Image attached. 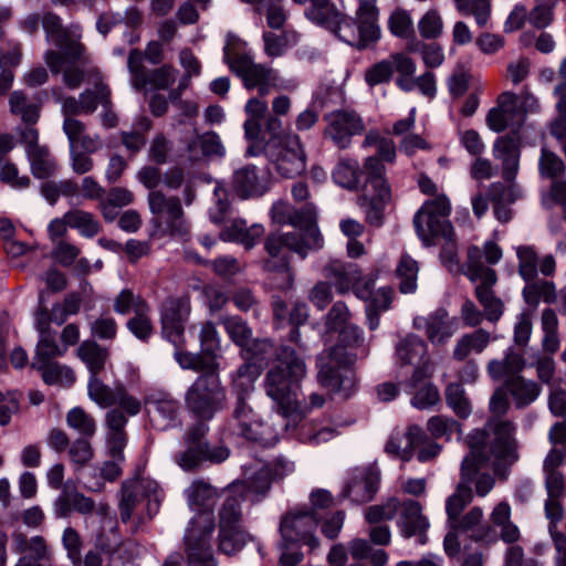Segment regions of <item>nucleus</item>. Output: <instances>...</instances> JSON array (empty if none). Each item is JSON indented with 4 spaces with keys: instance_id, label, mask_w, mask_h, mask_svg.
Returning <instances> with one entry per match:
<instances>
[{
    "instance_id": "1",
    "label": "nucleus",
    "mask_w": 566,
    "mask_h": 566,
    "mask_svg": "<svg viewBox=\"0 0 566 566\" xmlns=\"http://www.w3.org/2000/svg\"><path fill=\"white\" fill-rule=\"evenodd\" d=\"M188 411L198 420L184 437L186 449L177 455V463L185 471H192L203 462L221 463L229 458L222 446H210L206 440L209 426L206 423L227 407V390L218 370L200 374L185 394Z\"/></svg>"
},
{
    "instance_id": "2",
    "label": "nucleus",
    "mask_w": 566,
    "mask_h": 566,
    "mask_svg": "<svg viewBox=\"0 0 566 566\" xmlns=\"http://www.w3.org/2000/svg\"><path fill=\"white\" fill-rule=\"evenodd\" d=\"M271 217L275 223H290L297 230L291 232H273L264 240V250L268 258L263 261V270L276 275L272 285L285 291L292 287L294 273L291 268V253H295L301 260H305L310 251L319 250L323 247V237L317 228L315 211L306 207L293 214L283 202L273 205Z\"/></svg>"
},
{
    "instance_id": "3",
    "label": "nucleus",
    "mask_w": 566,
    "mask_h": 566,
    "mask_svg": "<svg viewBox=\"0 0 566 566\" xmlns=\"http://www.w3.org/2000/svg\"><path fill=\"white\" fill-rule=\"evenodd\" d=\"M273 356L275 364L265 375L264 390L276 403L279 413L287 418L300 409L297 391L307 374L305 358L294 346L281 344L275 347L269 338L251 339L242 349V357L260 365L261 369Z\"/></svg>"
},
{
    "instance_id": "4",
    "label": "nucleus",
    "mask_w": 566,
    "mask_h": 566,
    "mask_svg": "<svg viewBox=\"0 0 566 566\" xmlns=\"http://www.w3.org/2000/svg\"><path fill=\"white\" fill-rule=\"evenodd\" d=\"M509 394L505 388L496 389L490 399V417L483 429L488 433L486 452L489 459L493 458L496 465L513 464L517 458V441L515 439L516 426L513 421L502 419L509 411Z\"/></svg>"
},
{
    "instance_id": "5",
    "label": "nucleus",
    "mask_w": 566,
    "mask_h": 566,
    "mask_svg": "<svg viewBox=\"0 0 566 566\" xmlns=\"http://www.w3.org/2000/svg\"><path fill=\"white\" fill-rule=\"evenodd\" d=\"M465 441L470 453L461 463V483L458 485L455 492L448 497L446 504L449 525L460 517L464 507L472 501L471 484L480 469L486 465L490 460L486 452V432L472 430Z\"/></svg>"
},
{
    "instance_id": "6",
    "label": "nucleus",
    "mask_w": 566,
    "mask_h": 566,
    "mask_svg": "<svg viewBox=\"0 0 566 566\" xmlns=\"http://www.w3.org/2000/svg\"><path fill=\"white\" fill-rule=\"evenodd\" d=\"M245 155H265L270 169L282 178H294L306 168V154L297 134H287L279 143H265V138L249 145Z\"/></svg>"
},
{
    "instance_id": "7",
    "label": "nucleus",
    "mask_w": 566,
    "mask_h": 566,
    "mask_svg": "<svg viewBox=\"0 0 566 566\" xmlns=\"http://www.w3.org/2000/svg\"><path fill=\"white\" fill-rule=\"evenodd\" d=\"M451 203L446 195L426 200L413 217V226L424 245H432L442 238L452 241L453 227L449 220Z\"/></svg>"
},
{
    "instance_id": "8",
    "label": "nucleus",
    "mask_w": 566,
    "mask_h": 566,
    "mask_svg": "<svg viewBox=\"0 0 566 566\" xmlns=\"http://www.w3.org/2000/svg\"><path fill=\"white\" fill-rule=\"evenodd\" d=\"M367 184L373 193L365 192L358 197L357 203L365 209L366 222L375 228L384 223L385 209L391 199V189L386 179V168L379 159L367 157L365 160Z\"/></svg>"
},
{
    "instance_id": "9",
    "label": "nucleus",
    "mask_w": 566,
    "mask_h": 566,
    "mask_svg": "<svg viewBox=\"0 0 566 566\" xmlns=\"http://www.w3.org/2000/svg\"><path fill=\"white\" fill-rule=\"evenodd\" d=\"M149 210L153 222L161 235L185 239L189 233V224L185 219L180 199L166 197L161 191L153 190L148 195Z\"/></svg>"
},
{
    "instance_id": "10",
    "label": "nucleus",
    "mask_w": 566,
    "mask_h": 566,
    "mask_svg": "<svg viewBox=\"0 0 566 566\" xmlns=\"http://www.w3.org/2000/svg\"><path fill=\"white\" fill-rule=\"evenodd\" d=\"M326 126L323 132L325 139L338 149H347L354 136L361 135L365 124L360 115L350 109H337L325 115Z\"/></svg>"
},
{
    "instance_id": "11",
    "label": "nucleus",
    "mask_w": 566,
    "mask_h": 566,
    "mask_svg": "<svg viewBox=\"0 0 566 566\" xmlns=\"http://www.w3.org/2000/svg\"><path fill=\"white\" fill-rule=\"evenodd\" d=\"M502 255L501 247L492 240L485 241L482 249L478 245H470L467 250V260L462 264V272L471 282L496 283L495 270L484 266L483 260L494 265L502 259Z\"/></svg>"
},
{
    "instance_id": "12",
    "label": "nucleus",
    "mask_w": 566,
    "mask_h": 566,
    "mask_svg": "<svg viewBox=\"0 0 566 566\" xmlns=\"http://www.w3.org/2000/svg\"><path fill=\"white\" fill-rule=\"evenodd\" d=\"M232 418L237 421L238 434L248 441L270 448L280 440L279 432L270 423L261 421L251 407L241 405L234 408Z\"/></svg>"
},
{
    "instance_id": "13",
    "label": "nucleus",
    "mask_w": 566,
    "mask_h": 566,
    "mask_svg": "<svg viewBox=\"0 0 566 566\" xmlns=\"http://www.w3.org/2000/svg\"><path fill=\"white\" fill-rule=\"evenodd\" d=\"M190 297L188 295L167 297L160 311L161 331L164 337L174 345L184 340L185 324L190 314Z\"/></svg>"
},
{
    "instance_id": "14",
    "label": "nucleus",
    "mask_w": 566,
    "mask_h": 566,
    "mask_svg": "<svg viewBox=\"0 0 566 566\" xmlns=\"http://www.w3.org/2000/svg\"><path fill=\"white\" fill-rule=\"evenodd\" d=\"M396 86L402 92L409 93L418 88L427 97H434L437 93L436 76L431 71H427L416 77V62L405 53H398Z\"/></svg>"
},
{
    "instance_id": "15",
    "label": "nucleus",
    "mask_w": 566,
    "mask_h": 566,
    "mask_svg": "<svg viewBox=\"0 0 566 566\" xmlns=\"http://www.w3.org/2000/svg\"><path fill=\"white\" fill-rule=\"evenodd\" d=\"M364 332L359 326L347 325L339 331V337L336 345L329 350L332 363L354 365L360 356L368 355V347L364 344Z\"/></svg>"
},
{
    "instance_id": "16",
    "label": "nucleus",
    "mask_w": 566,
    "mask_h": 566,
    "mask_svg": "<svg viewBox=\"0 0 566 566\" xmlns=\"http://www.w3.org/2000/svg\"><path fill=\"white\" fill-rule=\"evenodd\" d=\"M413 327L423 329L428 340L433 345H443L457 332L458 318L450 316L446 308L439 307L428 316L416 317Z\"/></svg>"
},
{
    "instance_id": "17",
    "label": "nucleus",
    "mask_w": 566,
    "mask_h": 566,
    "mask_svg": "<svg viewBox=\"0 0 566 566\" xmlns=\"http://www.w3.org/2000/svg\"><path fill=\"white\" fill-rule=\"evenodd\" d=\"M149 407L148 413L153 427L157 430H167L179 426L180 402L167 394L150 395L145 398Z\"/></svg>"
},
{
    "instance_id": "18",
    "label": "nucleus",
    "mask_w": 566,
    "mask_h": 566,
    "mask_svg": "<svg viewBox=\"0 0 566 566\" xmlns=\"http://www.w3.org/2000/svg\"><path fill=\"white\" fill-rule=\"evenodd\" d=\"M235 76L241 80L245 90H256L260 96H266L271 90L279 86L281 81L279 71L266 64L255 63L253 60L242 67Z\"/></svg>"
},
{
    "instance_id": "19",
    "label": "nucleus",
    "mask_w": 566,
    "mask_h": 566,
    "mask_svg": "<svg viewBox=\"0 0 566 566\" xmlns=\"http://www.w3.org/2000/svg\"><path fill=\"white\" fill-rule=\"evenodd\" d=\"M317 377L323 387L342 394L344 398H349L356 390L357 377L353 365L324 364L319 368Z\"/></svg>"
},
{
    "instance_id": "20",
    "label": "nucleus",
    "mask_w": 566,
    "mask_h": 566,
    "mask_svg": "<svg viewBox=\"0 0 566 566\" xmlns=\"http://www.w3.org/2000/svg\"><path fill=\"white\" fill-rule=\"evenodd\" d=\"M213 525L202 532L188 528L185 535V545L188 566H217L210 545Z\"/></svg>"
},
{
    "instance_id": "21",
    "label": "nucleus",
    "mask_w": 566,
    "mask_h": 566,
    "mask_svg": "<svg viewBox=\"0 0 566 566\" xmlns=\"http://www.w3.org/2000/svg\"><path fill=\"white\" fill-rule=\"evenodd\" d=\"M317 524L314 510L289 513L281 521L280 533L286 544H296L315 532Z\"/></svg>"
},
{
    "instance_id": "22",
    "label": "nucleus",
    "mask_w": 566,
    "mask_h": 566,
    "mask_svg": "<svg viewBox=\"0 0 566 566\" xmlns=\"http://www.w3.org/2000/svg\"><path fill=\"white\" fill-rule=\"evenodd\" d=\"M336 13L337 17L333 20V22L318 23L317 25L331 30L342 41L357 50H365L371 44L376 43L373 39L365 36V34L361 32V28L358 25V22L355 19L345 15L337 8Z\"/></svg>"
},
{
    "instance_id": "23",
    "label": "nucleus",
    "mask_w": 566,
    "mask_h": 566,
    "mask_svg": "<svg viewBox=\"0 0 566 566\" xmlns=\"http://www.w3.org/2000/svg\"><path fill=\"white\" fill-rule=\"evenodd\" d=\"M520 139L513 135L500 136L493 144V156L502 163V177L505 181H513L520 166Z\"/></svg>"
},
{
    "instance_id": "24",
    "label": "nucleus",
    "mask_w": 566,
    "mask_h": 566,
    "mask_svg": "<svg viewBox=\"0 0 566 566\" xmlns=\"http://www.w3.org/2000/svg\"><path fill=\"white\" fill-rule=\"evenodd\" d=\"M379 483V471L376 468L369 467L359 475L350 479L344 489V495L358 504L369 502L377 493Z\"/></svg>"
},
{
    "instance_id": "25",
    "label": "nucleus",
    "mask_w": 566,
    "mask_h": 566,
    "mask_svg": "<svg viewBox=\"0 0 566 566\" xmlns=\"http://www.w3.org/2000/svg\"><path fill=\"white\" fill-rule=\"evenodd\" d=\"M127 421V417L118 409H111L105 417L108 453L116 461L125 460L124 449L127 444L125 427Z\"/></svg>"
},
{
    "instance_id": "26",
    "label": "nucleus",
    "mask_w": 566,
    "mask_h": 566,
    "mask_svg": "<svg viewBox=\"0 0 566 566\" xmlns=\"http://www.w3.org/2000/svg\"><path fill=\"white\" fill-rule=\"evenodd\" d=\"M264 96H253L249 98L244 105L245 120L243 123L244 138L249 145L256 144L262 140V120L269 115L268 103Z\"/></svg>"
},
{
    "instance_id": "27",
    "label": "nucleus",
    "mask_w": 566,
    "mask_h": 566,
    "mask_svg": "<svg viewBox=\"0 0 566 566\" xmlns=\"http://www.w3.org/2000/svg\"><path fill=\"white\" fill-rule=\"evenodd\" d=\"M240 484H230L218 511V528L243 526L242 504L245 499L240 494Z\"/></svg>"
},
{
    "instance_id": "28",
    "label": "nucleus",
    "mask_w": 566,
    "mask_h": 566,
    "mask_svg": "<svg viewBox=\"0 0 566 566\" xmlns=\"http://www.w3.org/2000/svg\"><path fill=\"white\" fill-rule=\"evenodd\" d=\"M429 527L428 518L422 514L421 505L416 501L403 503V511L400 520V531L403 537H418L420 544L427 542V531Z\"/></svg>"
},
{
    "instance_id": "29",
    "label": "nucleus",
    "mask_w": 566,
    "mask_h": 566,
    "mask_svg": "<svg viewBox=\"0 0 566 566\" xmlns=\"http://www.w3.org/2000/svg\"><path fill=\"white\" fill-rule=\"evenodd\" d=\"M263 234V226L255 223L248 227L245 220L234 219L221 230L219 237L224 242H235L249 250L261 240Z\"/></svg>"
},
{
    "instance_id": "30",
    "label": "nucleus",
    "mask_w": 566,
    "mask_h": 566,
    "mask_svg": "<svg viewBox=\"0 0 566 566\" xmlns=\"http://www.w3.org/2000/svg\"><path fill=\"white\" fill-rule=\"evenodd\" d=\"M503 387L512 398L515 408L524 409L533 403L541 394V386L521 375H512L504 380Z\"/></svg>"
},
{
    "instance_id": "31",
    "label": "nucleus",
    "mask_w": 566,
    "mask_h": 566,
    "mask_svg": "<svg viewBox=\"0 0 566 566\" xmlns=\"http://www.w3.org/2000/svg\"><path fill=\"white\" fill-rule=\"evenodd\" d=\"M488 196L493 206L495 219L501 223L511 221L513 211L510 205L517 200V191L513 187H506L501 181H495L489 185Z\"/></svg>"
},
{
    "instance_id": "32",
    "label": "nucleus",
    "mask_w": 566,
    "mask_h": 566,
    "mask_svg": "<svg viewBox=\"0 0 566 566\" xmlns=\"http://www.w3.org/2000/svg\"><path fill=\"white\" fill-rule=\"evenodd\" d=\"M364 177V186L367 189L369 185L367 184L366 169L365 167L361 169L359 163L352 158L340 159L332 172L334 182L350 191H357L360 189Z\"/></svg>"
},
{
    "instance_id": "33",
    "label": "nucleus",
    "mask_w": 566,
    "mask_h": 566,
    "mask_svg": "<svg viewBox=\"0 0 566 566\" xmlns=\"http://www.w3.org/2000/svg\"><path fill=\"white\" fill-rule=\"evenodd\" d=\"M323 274L333 282L338 294H346L359 279V266L355 263L333 260L324 266Z\"/></svg>"
},
{
    "instance_id": "34",
    "label": "nucleus",
    "mask_w": 566,
    "mask_h": 566,
    "mask_svg": "<svg viewBox=\"0 0 566 566\" xmlns=\"http://www.w3.org/2000/svg\"><path fill=\"white\" fill-rule=\"evenodd\" d=\"M428 355L427 343L415 334H408L395 346L396 364L400 367L419 364Z\"/></svg>"
},
{
    "instance_id": "35",
    "label": "nucleus",
    "mask_w": 566,
    "mask_h": 566,
    "mask_svg": "<svg viewBox=\"0 0 566 566\" xmlns=\"http://www.w3.org/2000/svg\"><path fill=\"white\" fill-rule=\"evenodd\" d=\"M261 366L252 361L242 364L232 377V389L235 394L237 401L234 408H239L241 405L250 407L245 399L247 396L253 390L254 382L261 375Z\"/></svg>"
},
{
    "instance_id": "36",
    "label": "nucleus",
    "mask_w": 566,
    "mask_h": 566,
    "mask_svg": "<svg viewBox=\"0 0 566 566\" xmlns=\"http://www.w3.org/2000/svg\"><path fill=\"white\" fill-rule=\"evenodd\" d=\"M253 60L247 42L229 32L223 46V62L234 75Z\"/></svg>"
},
{
    "instance_id": "37",
    "label": "nucleus",
    "mask_w": 566,
    "mask_h": 566,
    "mask_svg": "<svg viewBox=\"0 0 566 566\" xmlns=\"http://www.w3.org/2000/svg\"><path fill=\"white\" fill-rule=\"evenodd\" d=\"M490 340L491 334L483 328L464 334L457 340L453 358L463 361L471 353L481 354L488 347Z\"/></svg>"
},
{
    "instance_id": "38",
    "label": "nucleus",
    "mask_w": 566,
    "mask_h": 566,
    "mask_svg": "<svg viewBox=\"0 0 566 566\" xmlns=\"http://www.w3.org/2000/svg\"><path fill=\"white\" fill-rule=\"evenodd\" d=\"M233 191L241 198L248 199L263 193L255 166L248 165L238 169L232 179Z\"/></svg>"
},
{
    "instance_id": "39",
    "label": "nucleus",
    "mask_w": 566,
    "mask_h": 566,
    "mask_svg": "<svg viewBox=\"0 0 566 566\" xmlns=\"http://www.w3.org/2000/svg\"><path fill=\"white\" fill-rule=\"evenodd\" d=\"M186 340L175 346L174 357L182 369H190L197 373H208L210 370H218V363L205 355L202 350L200 353H190L184 350Z\"/></svg>"
},
{
    "instance_id": "40",
    "label": "nucleus",
    "mask_w": 566,
    "mask_h": 566,
    "mask_svg": "<svg viewBox=\"0 0 566 566\" xmlns=\"http://www.w3.org/2000/svg\"><path fill=\"white\" fill-rule=\"evenodd\" d=\"M145 492L146 486L142 480H132L123 483L119 502V515L123 523L130 521L134 510L144 497Z\"/></svg>"
},
{
    "instance_id": "41",
    "label": "nucleus",
    "mask_w": 566,
    "mask_h": 566,
    "mask_svg": "<svg viewBox=\"0 0 566 566\" xmlns=\"http://www.w3.org/2000/svg\"><path fill=\"white\" fill-rule=\"evenodd\" d=\"M77 355L86 365L91 376H99L105 368L109 353L94 340H85L77 348Z\"/></svg>"
},
{
    "instance_id": "42",
    "label": "nucleus",
    "mask_w": 566,
    "mask_h": 566,
    "mask_svg": "<svg viewBox=\"0 0 566 566\" xmlns=\"http://www.w3.org/2000/svg\"><path fill=\"white\" fill-rule=\"evenodd\" d=\"M377 0H359L356 11L358 25L366 38L377 42L380 39V28L378 25L379 11L376 6Z\"/></svg>"
},
{
    "instance_id": "43",
    "label": "nucleus",
    "mask_w": 566,
    "mask_h": 566,
    "mask_svg": "<svg viewBox=\"0 0 566 566\" xmlns=\"http://www.w3.org/2000/svg\"><path fill=\"white\" fill-rule=\"evenodd\" d=\"M496 283L480 282L474 291L475 297L482 305L485 317L490 322H497L504 312V303L493 291Z\"/></svg>"
},
{
    "instance_id": "44",
    "label": "nucleus",
    "mask_w": 566,
    "mask_h": 566,
    "mask_svg": "<svg viewBox=\"0 0 566 566\" xmlns=\"http://www.w3.org/2000/svg\"><path fill=\"white\" fill-rule=\"evenodd\" d=\"M525 360L521 354L509 352L503 360L493 359L488 364V374L493 380H502L512 375H521Z\"/></svg>"
},
{
    "instance_id": "45",
    "label": "nucleus",
    "mask_w": 566,
    "mask_h": 566,
    "mask_svg": "<svg viewBox=\"0 0 566 566\" xmlns=\"http://www.w3.org/2000/svg\"><path fill=\"white\" fill-rule=\"evenodd\" d=\"M33 367L41 374L43 381L49 385L71 387L75 382V374L72 368L56 361L33 364Z\"/></svg>"
},
{
    "instance_id": "46",
    "label": "nucleus",
    "mask_w": 566,
    "mask_h": 566,
    "mask_svg": "<svg viewBox=\"0 0 566 566\" xmlns=\"http://www.w3.org/2000/svg\"><path fill=\"white\" fill-rule=\"evenodd\" d=\"M525 283L522 294L525 303L530 306H537L541 301L547 304L556 301V289L553 282L533 279Z\"/></svg>"
},
{
    "instance_id": "47",
    "label": "nucleus",
    "mask_w": 566,
    "mask_h": 566,
    "mask_svg": "<svg viewBox=\"0 0 566 566\" xmlns=\"http://www.w3.org/2000/svg\"><path fill=\"white\" fill-rule=\"evenodd\" d=\"M273 481L275 480L271 475V471L263 465L247 479L234 481L231 484H240V494H242L247 500L249 494H254L261 497L265 496L269 493Z\"/></svg>"
},
{
    "instance_id": "48",
    "label": "nucleus",
    "mask_w": 566,
    "mask_h": 566,
    "mask_svg": "<svg viewBox=\"0 0 566 566\" xmlns=\"http://www.w3.org/2000/svg\"><path fill=\"white\" fill-rule=\"evenodd\" d=\"M217 496V489L201 480L195 481L188 489L189 505L197 512L210 511Z\"/></svg>"
},
{
    "instance_id": "49",
    "label": "nucleus",
    "mask_w": 566,
    "mask_h": 566,
    "mask_svg": "<svg viewBox=\"0 0 566 566\" xmlns=\"http://www.w3.org/2000/svg\"><path fill=\"white\" fill-rule=\"evenodd\" d=\"M408 446L412 449L419 448L417 459L427 462L439 454L441 447L428 440L426 432L419 426H410L406 433Z\"/></svg>"
},
{
    "instance_id": "50",
    "label": "nucleus",
    "mask_w": 566,
    "mask_h": 566,
    "mask_svg": "<svg viewBox=\"0 0 566 566\" xmlns=\"http://www.w3.org/2000/svg\"><path fill=\"white\" fill-rule=\"evenodd\" d=\"M151 127L153 122L149 117L139 116L134 124L133 130L120 132V142L130 155H136L146 145V135Z\"/></svg>"
},
{
    "instance_id": "51",
    "label": "nucleus",
    "mask_w": 566,
    "mask_h": 566,
    "mask_svg": "<svg viewBox=\"0 0 566 566\" xmlns=\"http://www.w3.org/2000/svg\"><path fill=\"white\" fill-rule=\"evenodd\" d=\"M244 526L219 527L218 548L226 555H234L247 544Z\"/></svg>"
},
{
    "instance_id": "52",
    "label": "nucleus",
    "mask_w": 566,
    "mask_h": 566,
    "mask_svg": "<svg viewBox=\"0 0 566 566\" xmlns=\"http://www.w3.org/2000/svg\"><path fill=\"white\" fill-rule=\"evenodd\" d=\"M296 4H308L305 17L315 24L328 23L337 17L336 6L332 0H292Z\"/></svg>"
},
{
    "instance_id": "53",
    "label": "nucleus",
    "mask_w": 566,
    "mask_h": 566,
    "mask_svg": "<svg viewBox=\"0 0 566 566\" xmlns=\"http://www.w3.org/2000/svg\"><path fill=\"white\" fill-rule=\"evenodd\" d=\"M10 111L27 125H34L40 117V105L31 102L22 91H14L9 98Z\"/></svg>"
},
{
    "instance_id": "54",
    "label": "nucleus",
    "mask_w": 566,
    "mask_h": 566,
    "mask_svg": "<svg viewBox=\"0 0 566 566\" xmlns=\"http://www.w3.org/2000/svg\"><path fill=\"white\" fill-rule=\"evenodd\" d=\"M387 27L394 36L418 43L413 21L407 10L401 8L395 9L388 18Z\"/></svg>"
},
{
    "instance_id": "55",
    "label": "nucleus",
    "mask_w": 566,
    "mask_h": 566,
    "mask_svg": "<svg viewBox=\"0 0 566 566\" xmlns=\"http://www.w3.org/2000/svg\"><path fill=\"white\" fill-rule=\"evenodd\" d=\"M397 54L394 53L389 59L381 60L366 70L365 82L369 87L387 84L391 81L394 73L397 72Z\"/></svg>"
},
{
    "instance_id": "56",
    "label": "nucleus",
    "mask_w": 566,
    "mask_h": 566,
    "mask_svg": "<svg viewBox=\"0 0 566 566\" xmlns=\"http://www.w3.org/2000/svg\"><path fill=\"white\" fill-rule=\"evenodd\" d=\"M418 262L408 254H402L396 268V275L399 279V291L408 294L417 290Z\"/></svg>"
},
{
    "instance_id": "57",
    "label": "nucleus",
    "mask_w": 566,
    "mask_h": 566,
    "mask_svg": "<svg viewBox=\"0 0 566 566\" xmlns=\"http://www.w3.org/2000/svg\"><path fill=\"white\" fill-rule=\"evenodd\" d=\"M84 115L94 113L101 104L104 108L112 106L111 90L106 84L99 83L94 90H85L78 96Z\"/></svg>"
},
{
    "instance_id": "58",
    "label": "nucleus",
    "mask_w": 566,
    "mask_h": 566,
    "mask_svg": "<svg viewBox=\"0 0 566 566\" xmlns=\"http://www.w3.org/2000/svg\"><path fill=\"white\" fill-rule=\"evenodd\" d=\"M66 222L70 228L76 229L85 238H93L101 231L99 222L94 214L84 210L67 211Z\"/></svg>"
},
{
    "instance_id": "59",
    "label": "nucleus",
    "mask_w": 566,
    "mask_h": 566,
    "mask_svg": "<svg viewBox=\"0 0 566 566\" xmlns=\"http://www.w3.org/2000/svg\"><path fill=\"white\" fill-rule=\"evenodd\" d=\"M62 114L64 116L63 132L67 138L72 139L84 128V123L74 118L76 115L84 114L80 99L73 96L65 97L62 102Z\"/></svg>"
},
{
    "instance_id": "60",
    "label": "nucleus",
    "mask_w": 566,
    "mask_h": 566,
    "mask_svg": "<svg viewBox=\"0 0 566 566\" xmlns=\"http://www.w3.org/2000/svg\"><path fill=\"white\" fill-rule=\"evenodd\" d=\"M27 155L30 160L31 171L35 178L46 179L54 174L55 159L45 146L29 150Z\"/></svg>"
},
{
    "instance_id": "61",
    "label": "nucleus",
    "mask_w": 566,
    "mask_h": 566,
    "mask_svg": "<svg viewBox=\"0 0 566 566\" xmlns=\"http://www.w3.org/2000/svg\"><path fill=\"white\" fill-rule=\"evenodd\" d=\"M230 339L243 349L252 338V329L240 316H224L220 318Z\"/></svg>"
},
{
    "instance_id": "62",
    "label": "nucleus",
    "mask_w": 566,
    "mask_h": 566,
    "mask_svg": "<svg viewBox=\"0 0 566 566\" xmlns=\"http://www.w3.org/2000/svg\"><path fill=\"white\" fill-rule=\"evenodd\" d=\"M55 335L54 331L40 334L33 364L48 363L56 357L64 356L65 347L57 344Z\"/></svg>"
},
{
    "instance_id": "63",
    "label": "nucleus",
    "mask_w": 566,
    "mask_h": 566,
    "mask_svg": "<svg viewBox=\"0 0 566 566\" xmlns=\"http://www.w3.org/2000/svg\"><path fill=\"white\" fill-rule=\"evenodd\" d=\"M446 402L461 419H467L471 415V403L461 384L451 382L447 386Z\"/></svg>"
},
{
    "instance_id": "64",
    "label": "nucleus",
    "mask_w": 566,
    "mask_h": 566,
    "mask_svg": "<svg viewBox=\"0 0 566 566\" xmlns=\"http://www.w3.org/2000/svg\"><path fill=\"white\" fill-rule=\"evenodd\" d=\"M517 271L524 281L537 279L538 254L533 245H521L516 250Z\"/></svg>"
}]
</instances>
